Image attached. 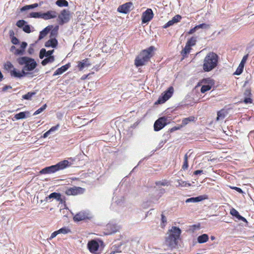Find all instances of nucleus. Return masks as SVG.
<instances>
[{
  "label": "nucleus",
  "instance_id": "f257e3e1",
  "mask_svg": "<svg viewBox=\"0 0 254 254\" xmlns=\"http://www.w3.org/2000/svg\"><path fill=\"white\" fill-rule=\"evenodd\" d=\"M219 57L214 52H209L203 60V69L205 72H209L215 68L218 63Z\"/></svg>",
  "mask_w": 254,
  "mask_h": 254
},
{
  "label": "nucleus",
  "instance_id": "f03ea898",
  "mask_svg": "<svg viewBox=\"0 0 254 254\" xmlns=\"http://www.w3.org/2000/svg\"><path fill=\"white\" fill-rule=\"evenodd\" d=\"M154 50L155 47L154 46H150L148 48L143 50L135 59L134 64L136 66H142L148 62L153 56Z\"/></svg>",
  "mask_w": 254,
  "mask_h": 254
},
{
  "label": "nucleus",
  "instance_id": "7ed1b4c3",
  "mask_svg": "<svg viewBox=\"0 0 254 254\" xmlns=\"http://www.w3.org/2000/svg\"><path fill=\"white\" fill-rule=\"evenodd\" d=\"M69 165V162L66 160H64L59 162L56 165L44 168L39 172V173L40 174L54 173L59 170H63Z\"/></svg>",
  "mask_w": 254,
  "mask_h": 254
},
{
  "label": "nucleus",
  "instance_id": "20e7f679",
  "mask_svg": "<svg viewBox=\"0 0 254 254\" xmlns=\"http://www.w3.org/2000/svg\"><path fill=\"white\" fill-rule=\"evenodd\" d=\"M18 63L21 65H24V70L32 71L37 66V64L34 59L27 57H22L17 59Z\"/></svg>",
  "mask_w": 254,
  "mask_h": 254
},
{
  "label": "nucleus",
  "instance_id": "39448f33",
  "mask_svg": "<svg viewBox=\"0 0 254 254\" xmlns=\"http://www.w3.org/2000/svg\"><path fill=\"white\" fill-rule=\"evenodd\" d=\"M174 92V88L172 86H170L168 88L167 90L165 91L162 94L161 96H160L157 101L156 102V104H162L165 103L166 101H167L173 95Z\"/></svg>",
  "mask_w": 254,
  "mask_h": 254
},
{
  "label": "nucleus",
  "instance_id": "423d86ee",
  "mask_svg": "<svg viewBox=\"0 0 254 254\" xmlns=\"http://www.w3.org/2000/svg\"><path fill=\"white\" fill-rule=\"evenodd\" d=\"M170 120L168 117H162L157 120L154 124V129L155 131H159L163 128L166 125L169 123Z\"/></svg>",
  "mask_w": 254,
  "mask_h": 254
},
{
  "label": "nucleus",
  "instance_id": "0eeeda50",
  "mask_svg": "<svg viewBox=\"0 0 254 254\" xmlns=\"http://www.w3.org/2000/svg\"><path fill=\"white\" fill-rule=\"evenodd\" d=\"M58 20L59 24L61 25L67 23L70 20L69 11L66 9L62 10L60 14L58 15Z\"/></svg>",
  "mask_w": 254,
  "mask_h": 254
},
{
  "label": "nucleus",
  "instance_id": "6e6552de",
  "mask_svg": "<svg viewBox=\"0 0 254 254\" xmlns=\"http://www.w3.org/2000/svg\"><path fill=\"white\" fill-rule=\"evenodd\" d=\"M85 191L84 188L79 187L69 188L65 190V193L67 195H76L83 194Z\"/></svg>",
  "mask_w": 254,
  "mask_h": 254
},
{
  "label": "nucleus",
  "instance_id": "1a4fd4ad",
  "mask_svg": "<svg viewBox=\"0 0 254 254\" xmlns=\"http://www.w3.org/2000/svg\"><path fill=\"white\" fill-rule=\"evenodd\" d=\"M120 229V227L113 223H109L106 225L104 234L106 235H111L118 231Z\"/></svg>",
  "mask_w": 254,
  "mask_h": 254
},
{
  "label": "nucleus",
  "instance_id": "9d476101",
  "mask_svg": "<svg viewBox=\"0 0 254 254\" xmlns=\"http://www.w3.org/2000/svg\"><path fill=\"white\" fill-rule=\"evenodd\" d=\"M153 13L151 9H147L142 15V22L146 23L150 21L153 17Z\"/></svg>",
  "mask_w": 254,
  "mask_h": 254
},
{
  "label": "nucleus",
  "instance_id": "9b49d317",
  "mask_svg": "<svg viewBox=\"0 0 254 254\" xmlns=\"http://www.w3.org/2000/svg\"><path fill=\"white\" fill-rule=\"evenodd\" d=\"M26 70H24L23 67L21 71L17 70L16 68H13V70L10 71V75L12 77L20 78L22 77L30 74V73L26 72Z\"/></svg>",
  "mask_w": 254,
  "mask_h": 254
},
{
  "label": "nucleus",
  "instance_id": "f8f14e48",
  "mask_svg": "<svg viewBox=\"0 0 254 254\" xmlns=\"http://www.w3.org/2000/svg\"><path fill=\"white\" fill-rule=\"evenodd\" d=\"M132 5L133 4L131 2H126L125 4L120 5L118 8L117 10L119 12L126 14L131 10Z\"/></svg>",
  "mask_w": 254,
  "mask_h": 254
},
{
  "label": "nucleus",
  "instance_id": "ddd939ff",
  "mask_svg": "<svg viewBox=\"0 0 254 254\" xmlns=\"http://www.w3.org/2000/svg\"><path fill=\"white\" fill-rule=\"evenodd\" d=\"M89 213L85 211H80L77 213L74 217L73 220L74 221H80L86 219H89L90 216Z\"/></svg>",
  "mask_w": 254,
  "mask_h": 254
},
{
  "label": "nucleus",
  "instance_id": "4468645a",
  "mask_svg": "<svg viewBox=\"0 0 254 254\" xmlns=\"http://www.w3.org/2000/svg\"><path fill=\"white\" fill-rule=\"evenodd\" d=\"M99 244L95 240H91L88 243L89 250L92 253H95L99 249Z\"/></svg>",
  "mask_w": 254,
  "mask_h": 254
},
{
  "label": "nucleus",
  "instance_id": "2eb2a0df",
  "mask_svg": "<svg viewBox=\"0 0 254 254\" xmlns=\"http://www.w3.org/2000/svg\"><path fill=\"white\" fill-rule=\"evenodd\" d=\"M46 198L55 199L57 201H59L60 203L62 204L65 202L64 197H62V195L61 193L56 192L51 193L48 197H47Z\"/></svg>",
  "mask_w": 254,
  "mask_h": 254
},
{
  "label": "nucleus",
  "instance_id": "dca6fc26",
  "mask_svg": "<svg viewBox=\"0 0 254 254\" xmlns=\"http://www.w3.org/2000/svg\"><path fill=\"white\" fill-rule=\"evenodd\" d=\"M178 239L173 236H169L166 238V243L171 248H175L177 245V240Z\"/></svg>",
  "mask_w": 254,
  "mask_h": 254
},
{
  "label": "nucleus",
  "instance_id": "f3484780",
  "mask_svg": "<svg viewBox=\"0 0 254 254\" xmlns=\"http://www.w3.org/2000/svg\"><path fill=\"white\" fill-rule=\"evenodd\" d=\"M58 13L56 11L53 10L48 11L45 13H42V18L45 20H48L56 18Z\"/></svg>",
  "mask_w": 254,
  "mask_h": 254
},
{
  "label": "nucleus",
  "instance_id": "a211bd4d",
  "mask_svg": "<svg viewBox=\"0 0 254 254\" xmlns=\"http://www.w3.org/2000/svg\"><path fill=\"white\" fill-rule=\"evenodd\" d=\"M182 19V16L180 15H176L174 17L172 18L171 20H169L167 23H166L164 26V28H167L170 26L173 25L175 23H176L179 22Z\"/></svg>",
  "mask_w": 254,
  "mask_h": 254
},
{
  "label": "nucleus",
  "instance_id": "6ab92c4d",
  "mask_svg": "<svg viewBox=\"0 0 254 254\" xmlns=\"http://www.w3.org/2000/svg\"><path fill=\"white\" fill-rule=\"evenodd\" d=\"M245 96L243 102L245 104H252L253 103V100L251 98L252 93L250 89H246L244 93Z\"/></svg>",
  "mask_w": 254,
  "mask_h": 254
},
{
  "label": "nucleus",
  "instance_id": "aec40b11",
  "mask_svg": "<svg viewBox=\"0 0 254 254\" xmlns=\"http://www.w3.org/2000/svg\"><path fill=\"white\" fill-rule=\"evenodd\" d=\"M91 65L88 59H85L78 63L77 67L79 70H82L84 68L89 67Z\"/></svg>",
  "mask_w": 254,
  "mask_h": 254
},
{
  "label": "nucleus",
  "instance_id": "412c9836",
  "mask_svg": "<svg viewBox=\"0 0 254 254\" xmlns=\"http://www.w3.org/2000/svg\"><path fill=\"white\" fill-rule=\"evenodd\" d=\"M70 66V63H68L62 67L58 68L54 73L53 76H56L62 74L63 73L67 70Z\"/></svg>",
  "mask_w": 254,
  "mask_h": 254
},
{
  "label": "nucleus",
  "instance_id": "4be33fe9",
  "mask_svg": "<svg viewBox=\"0 0 254 254\" xmlns=\"http://www.w3.org/2000/svg\"><path fill=\"white\" fill-rule=\"evenodd\" d=\"M53 28V25H49L45 28L42 31L40 32L39 36V40L42 39L44 38L50 32V31Z\"/></svg>",
  "mask_w": 254,
  "mask_h": 254
},
{
  "label": "nucleus",
  "instance_id": "5701e85b",
  "mask_svg": "<svg viewBox=\"0 0 254 254\" xmlns=\"http://www.w3.org/2000/svg\"><path fill=\"white\" fill-rule=\"evenodd\" d=\"M181 233V229L177 227L173 226L172 227V229L170 230V235L173 236L177 239H179Z\"/></svg>",
  "mask_w": 254,
  "mask_h": 254
},
{
  "label": "nucleus",
  "instance_id": "b1692460",
  "mask_svg": "<svg viewBox=\"0 0 254 254\" xmlns=\"http://www.w3.org/2000/svg\"><path fill=\"white\" fill-rule=\"evenodd\" d=\"M58 44V40L56 39L50 38L45 44V46L47 48L52 47L56 48Z\"/></svg>",
  "mask_w": 254,
  "mask_h": 254
},
{
  "label": "nucleus",
  "instance_id": "393cba45",
  "mask_svg": "<svg viewBox=\"0 0 254 254\" xmlns=\"http://www.w3.org/2000/svg\"><path fill=\"white\" fill-rule=\"evenodd\" d=\"M30 116L29 111L22 112L14 115V118L16 120L24 119Z\"/></svg>",
  "mask_w": 254,
  "mask_h": 254
},
{
  "label": "nucleus",
  "instance_id": "a878e982",
  "mask_svg": "<svg viewBox=\"0 0 254 254\" xmlns=\"http://www.w3.org/2000/svg\"><path fill=\"white\" fill-rule=\"evenodd\" d=\"M205 198L203 195H199L195 197H190L186 200V203H195L201 201Z\"/></svg>",
  "mask_w": 254,
  "mask_h": 254
},
{
  "label": "nucleus",
  "instance_id": "bb28decb",
  "mask_svg": "<svg viewBox=\"0 0 254 254\" xmlns=\"http://www.w3.org/2000/svg\"><path fill=\"white\" fill-rule=\"evenodd\" d=\"M42 3H43V2H41L39 3V4L35 3L32 4H30V5H26L22 7L20 9V10H21V11L22 12V11H25V10H28L30 9H33V8L38 7L39 5H41V4Z\"/></svg>",
  "mask_w": 254,
  "mask_h": 254
},
{
  "label": "nucleus",
  "instance_id": "cd10ccee",
  "mask_svg": "<svg viewBox=\"0 0 254 254\" xmlns=\"http://www.w3.org/2000/svg\"><path fill=\"white\" fill-rule=\"evenodd\" d=\"M227 115L226 112L224 110H221L217 112V117L216 121H219L223 120Z\"/></svg>",
  "mask_w": 254,
  "mask_h": 254
},
{
  "label": "nucleus",
  "instance_id": "c85d7f7f",
  "mask_svg": "<svg viewBox=\"0 0 254 254\" xmlns=\"http://www.w3.org/2000/svg\"><path fill=\"white\" fill-rule=\"evenodd\" d=\"M58 30L59 26L57 25L55 27H53L52 30L50 31V38L56 39V37L57 36L58 33Z\"/></svg>",
  "mask_w": 254,
  "mask_h": 254
},
{
  "label": "nucleus",
  "instance_id": "c756f323",
  "mask_svg": "<svg viewBox=\"0 0 254 254\" xmlns=\"http://www.w3.org/2000/svg\"><path fill=\"white\" fill-rule=\"evenodd\" d=\"M208 240V236L207 234H202L197 238V241L199 243L202 244L206 242Z\"/></svg>",
  "mask_w": 254,
  "mask_h": 254
},
{
  "label": "nucleus",
  "instance_id": "7c9ffc66",
  "mask_svg": "<svg viewBox=\"0 0 254 254\" xmlns=\"http://www.w3.org/2000/svg\"><path fill=\"white\" fill-rule=\"evenodd\" d=\"M155 184L158 187H160V186H168L170 185V182L167 180L156 181Z\"/></svg>",
  "mask_w": 254,
  "mask_h": 254
},
{
  "label": "nucleus",
  "instance_id": "2f4dec72",
  "mask_svg": "<svg viewBox=\"0 0 254 254\" xmlns=\"http://www.w3.org/2000/svg\"><path fill=\"white\" fill-rule=\"evenodd\" d=\"M44 60L42 61V64L43 65H46L49 63H53L55 61V58L54 56L46 57Z\"/></svg>",
  "mask_w": 254,
  "mask_h": 254
},
{
  "label": "nucleus",
  "instance_id": "473e14b6",
  "mask_svg": "<svg viewBox=\"0 0 254 254\" xmlns=\"http://www.w3.org/2000/svg\"><path fill=\"white\" fill-rule=\"evenodd\" d=\"M36 94L35 91L33 92H29L27 94L22 96V98L25 100H30L32 99V97L34 96Z\"/></svg>",
  "mask_w": 254,
  "mask_h": 254
},
{
  "label": "nucleus",
  "instance_id": "72a5a7b5",
  "mask_svg": "<svg viewBox=\"0 0 254 254\" xmlns=\"http://www.w3.org/2000/svg\"><path fill=\"white\" fill-rule=\"evenodd\" d=\"M4 68L5 70L8 71L10 73V71L15 68L13 64L10 62H6L4 65Z\"/></svg>",
  "mask_w": 254,
  "mask_h": 254
},
{
  "label": "nucleus",
  "instance_id": "f704fd0d",
  "mask_svg": "<svg viewBox=\"0 0 254 254\" xmlns=\"http://www.w3.org/2000/svg\"><path fill=\"white\" fill-rule=\"evenodd\" d=\"M56 3L60 7L67 6L68 5V3L66 0H58Z\"/></svg>",
  "mask_w": 254,
  "mask_h": 254
},
{
  "label": "nucleus",
  "instance_id": "c9c22d12",
  "mask_svg": "<svg viewBox=\"0 0 254 254\" xmlns=\"http://www.w3.org/2000/svg\"><path fill=\"white\" fill-rule=\"evenodd\" d=\"M190 50H191L190 47L186 44V46L182 50V51L181 52L182 55L183 57H185L187 54L190 53Z\"/></svg>",
  "mask_w": 254,
  "mask_h": 254
},
{
  "label": "nucleus",
  "instance_id": "e433bc0d",
  "mask_svg": "<svg viewBox=\"0 0 254 254\" xmlns=\"http://www.w3.org/2000/svg\"><path fill=\"white\" fill-rule=\"evenodd\" d=\"M196 42V37H192L191 38H190L187 42L186 44L188 46H193L195 45Z\"/></svg>",
  "mask_w": 254,
  "mask_h": 254
},
{
  "label": "nucleus",
  "instance_id": "4c0bfd02",
  "mask_svg": "<svg viewBox=\"0 0 254 254\" xmlns=\"http://www.w3.org/2000/svg\"><path fill=\"white\" fill-rule=\"evenodd\" d=\"M157 194L158 197H161L163 194H164L166 192L165 190L163 188L158 187L156 190Z\"/></svg>",
  "mask_w": 254,
  "mask_h": 254
},
{
  "label": "nucleus",
  "instance_id": "58836bf2",
  "mask_svg": "<svg viewBox=\"0 0 254 254\" xmlns=\"http://www.w3.org/2000/svg\"><path fill=\"white\" fill-rule=\"evenodd\" d=\"M58 231L59 234H66L70 232V230L67 227H63L60 229Z\"/></svg>",
  "mask_w": 254,
  "mask_h": 254
},
{
  "label": "nucleus",
  "instance_id": "ea45409f",
  "mask_svg": "<svg viewBox=\"0 0 254 254\" xmlns=\"http://www.w3.org/2000/svg\"><path fill=\"white\" fill-rule=\"evenodd\" d=\"M30 17L33 18H42V13L38 12H32L29 14Z\"/></svg>",
  "mask_w": 254,
  "mask_h": 254
},
{
  "label": "nucleus",
  "instance_id": "a19ab883",
  "mask_svg": "<svg viewBox=\"0 0 254 254\" xmlns=\"http://www.w3.org/2000/svg\"><path fill=\"white\" fill-rule=\"evenodd\" d=\"M211 88V86L210 85H204L202 86L201 89H200V91L202 93H204L205 92L210 90Z\"/></svg>",
  "mask_w": 254,
  "mask_h": 254
},
{
  "label": "nucleus",
  "instance_id": "79ce46f5",
  "mask_svg": "<svg viewBox=\"0 0 254 254\" xmlns=\"http://www.w3.org/2000/svg\"><path fill=\"white\" fill-rule=\"evenodd\" d=\"M47 107V105L45 104L42 107L36 110L33 114L34 116L37 115L42 112H43Z\"/></svg>",
  "mask_w": 254,
  "mask_h": 254
},
{
  "label": "nucleus",
  "instance_id": "37998d69",
  "mask_svg": "<svg viewBox=\"0 0 254 254\" xmlns=\"http://www.w3.org/2000/svg\"><path fill=\"white\" fill-rule=\"evenodd\" d=\"M26 23V22L24 20H19L17 21L16 22V26L19 28H23L25 24Z\"/></svg>",
  "mask_w": 254,
  "mask_h": 254
},
{
  "label": "nucleus",
  "instance_id": "c03bdc74",
  "mask_svg": "<svg viewBox=\"0 0 254 254\" xmlns=\"http://www.w3.org/2000/svg\"><path fill=\"white\" fill-rule=\"evenodd\" d=\"M230 214L234 216H235L237 219L240 215L238 211L234 208H232L230 210Z\"/></svg>",
  "mask_w": 254,
  "mask_h": 254
},
{
  "label": "nucleus",
  "instance_id": "a18cd8bd",
  "mask_svg": "<svg viewBox=\"0 0 254 254\" xmlns=\"http://www.w3.org/2000/svg\"><path fill=\"white\" fill-rule=\"evenodd\" d=\"M46 50L45 49H42L40 51L39 57L41 59H43L45 57H46Z\"/></svg>",
  "mask_w": 254,
  "mask_h": 254
},
{
  "label": "nucleus",
  "instance_id": "49530a36",
  "mask_svg": "<svg viewBox=\"0 0 254 254\" xmlns=\"http://www.w3.org/2000/svg\"><path fill=\"white\" fill-rule=\"evenodd\" d=\"M194 119V118L193 117H190L187 118H185L183 120L182 123L184 125H187L189 122L193 121Z\"/></svg>",
  "mask_w": 254,
  "mask_h": 254
},
{
  "label": "nucleus",
  "instance_id": "de8ad7c7",
  "mask_svg": "<svg viewBox=\"0 0 254 254\" xmlns=\"http://www.w3.org/2000/svg\"><path fill=\"white\" fill-rule=\"evenodd\" d=\"M60 127V125L59 124H58L56 126H54V127H52L49 130V131L52 133L54 132H55L56 131H57V130H58V129Z\"/></svg>",
  "mask_w": 254,
  "mask_h": 254
},
{
  "label": "nucleus",
  "instance_id": "09e8293b",
  "mask_svg": "<svg viewBox=\"0 0 254 254\" xmlns=\"http://www.w3.org/2000/svg\"><path fill=\"white\" fill-rule=\"evenodd\" d=\"M22 28L23 30L27 33H30L31 32L30 26L29 25H25Z\"/></svg>",
  "mask_w": 254,
  "mask_h": 254
},
{
  "label": "nucleus",
  "instance_id": "8fccbe9b",
  "mask_svg": "<svg viewBox=\"0 0 254 254\" xmlns=\"http://www.w3.org/2000/svg\"><path fill=\"white\" fill-rule=\"evenodd\" d=\"M196 26L197 27V29L199 28L206 29L209 27V25L205 23L200 24L198 25H196Z\"/></svg>",
  "mask_w": 254,
  "mask_h": 254
},
{
  "label": "nucleus",
  "instance_id": "3c124183",
  "mask_svg": "<svg viewBox=\"0 0 254 254\" xmlns=\"http://www.w3.org/2000/svg\"><path fill=\"white\" fill-rule=\"evenodd\" d=\"M24 50H19L16 49L15 51L14 52V54L15 55H23L24 54Z\"/></svg>",
  "mask_w": 254,
  "mask_h": 254
},
{
  "label": "nucleus",
  "instance_id": "603ef678",
  "mask_svg": "<svg viewBox=\"0 0 254 254\" xmlns=\"http://www.w3.org/2000/svg\"><path fill=\"white\" fill-rule=\"evenodd\" d=\"M121 252V250H119L117 249L116 245L113 246V248L112 249V251L111 252L110 254H114L115 253H120Z\"/></svg>",
  "mask_w": 254,
  "mask_h": 254
},
{
  "label": "nucleus",
  "instance_id": "864d4df0",
  "mask_svg": "<svg viewBox=\"0 0 254 254\" xmlns=\"http://www.w3.org/2000/svg\"><path fill=\"white\" fill-rule=\"evenodd\" d=\"M11 42L14 45H17L19 43V40L15 37H12L11 39Z\"/></svg>",
  "mask_w": 254,
  "mask_h": 254
},
{
  "label": "nucleus",
  "instance_id": "5fc2aeb1",
  "mask_svg": "<svg viewBox=\"0 0 254 254\" xmlns=\"http://www.w3.org/2000/svg\"><path fill=\"white\" fill-rule=\"evenodd\" d=\"M243 71V69L238 67V68H237L236 71L234 72V74L235 75H240L241 74L242 72Z\"/></svg>",
  "mask_w": 254,
  "mask_h": 254
},
{
  "label": "nucleus",
  "instance_id": "6e6d98bb",
  "mask_svg": "<svg viewBox=\"0 0 254 254\" xmlns=\"http://www.w3.org/2000/svg\"><path fill=\"white\" fill-rule=\"evenodd\" d=\"M188 166L189 165L188 160H184V164L182 166V169H183L184 170H186L188 168Z\"/></svg>",
  "mask_w": 254,
  "mask_h": 254
},
{
  "label": "nucleus",
  "instance_id": "4d7b16f0",
  "mask_svg": "<svg viewBox=\"0 0 254 254\" xmlns=\"http://www.w3.org/2000/svg\"><path fill=\"white\" fill-rule=\"evenodd\" d=\"M59 233L58 232V231H55L53 233H52L49 239L50 240H52L53 239V238H54L55 237H56L57 235H58Z\"/></svg>",
  "mask_w": 254,
  "mask_h": 254
},
{
  "label": "nucleus",
  "instance_id": "13d9d810",
  "mask_svg": "<svg viewBox=\"0 0 254 254\" xmlns=\"http://www.w3.org/2000/svg\"><path fill=\"white\" fill-rule=\"evenodd\" d=\"M231 188L232 189H233V190H236V191H237L238 192H239L240 193H244V192L242 190L241 188H238V187H231Z\"/></svg>",
  "mask_w": 254,
  "mask_h": 254
},
{
  "label": "nucleus",
  "instance_id": "bf43d9fd",
  "mask_svg": "<svg viewBox=\"0 0 254 254\" xmlns=\"http://www.w3.org/2000/svg\"><path fill=\"white\" fill-rule=\"evenodd\" d=\"M161 220H162V223L164 224V226H165V224L167 222V219H166V217L163 214L161 215Z\"/></svg>",
  "mask_w": 254,
  "mask_h": 254
},
{
  "label": "nucleus",
  "instance_id": "052dcab7",
  "mask_svg": "<svg viewBox=\"0 0 254 254\" xmlns=\"http://www.w3.org/2000/svg\"><path fill=\"white\" fill-rule=\"evenodd\" d=\"M197 27L195 26L194 28L191 29L189 32H188V34H193L194 32H195L196 31V30H197Z\"/></svg>",
  "mask_w": 254,
  "mask_h": 254
},
{
  "label": "nucleus",
  "instance_id": "680f3d73",
  "mask_svg": "<svg viewBox=\"0 0 254 254\" xmlns=\"http://www.w3.org/2000/svg\"><path fill=\"white\" fill-rule=\"evenodd\" d=\"M54 52V50H49V51H46V57H50V56H52V55L53 54Z\"/></svg>",
  "mask_w": 254,
  "mask_h": 254
},
{
  "label": "nucleus",
  "instance_id": "e2e57ef3",
  "mask_svg": "<svg viewBox=\"0 0 254 254\" xmlns=\"http://www.w3.org/2000/svg\"><path fill=\"white\" fill-rule=\"evenodd\" d=\"M180 128H181L180 126L174 127L171 128L169 130H170V132H174L175 130H178V129H180Z\"/></svg>",
  "mask_w": 254,
  "mask_h": 254
},
{
  "label": "nucleus",
  "instance_id": "0e129e2a",
  "mask_svg": "<svg viewBox=\"0 0 254 254\" xmlns=\"http://www.w3.org/2000/svg\"><path fill=\"white\" fill-rule=\"evenodd\" d=\"M248 56H249L248 54H247L245 56H244L241 62L245 64L248 59Z\"/></svg>",
  "mask_w": 254,
  "mask_h": 254
},
{
  "label": "nucleus",
  "instance_id": "69168bd1",
  "mask_svg": "<svg viewBox=\"0 0 254 254\" xmlns=\"http://www.w3.org/2000/svg\"><path fill=\"white\" fill-rule=\"evenodd\" d=\"M27 46V43H26L25 42H22L20 47L22 48V50H24V49L26 48Z\"/></svg>",
  "mask_w": 254,
  "mask_h": 254
},
{
  "label": "nucleus",
  "instance_id": "338daca9",
  "mask_svg": "<svg viewBox=\"0 0 254 254\" xmlns=\"http://www.w3.org/2000/svg\"><path fill=\"white\" fill-rule=\"evenodd\" d=\"M238 219H239V220H241L244 222L248 223L247 219L245 217H243L241 215H240L239 216V217L238 218Z\"/></svg>",
  "mask_w": 254,
  "mask_h": 254
},
{
  "label": "nucleus",
  "instance_id": "774afa93",
  "mask_svg": "<svg viewBox=\"0 0 254 254\" xmlns=\"http://www.w3.org/2000/svg\"><path fill=\"white\" fill-rule=\"evenodd\" d=\"M202 173H203V170H198L195 171L193 172V174L195 175H199V174H201Z\"/></svg>",
  "mask_w": 254,
  "mask_h": 254
}]
</instances>
